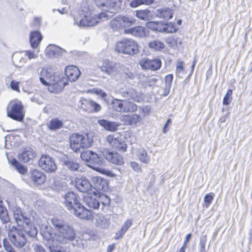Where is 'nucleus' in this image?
I'll return each instance as SVG.
<instances>
[{"instance_id": "nucleus-1", "label": "nucleus", "mask_w": 252, "mask_h": 252, "mask_svg": "<svg viewBox=\"0 0 252 252\" xmlns=\"http://www.w3.org/2000/svg\"><path fill=\"white\" fill-rule=\"evenodd\" d=\"M95 5L105 10L98 14V16L92 15L89 10H80L76 15L73 16V24L80 28L92 27L98 23L99 19L105 20L113 16L117 11L124 10L126 0H94Z\"/></svg>"}, {"instance_id": "nucleus-2", "label": "nucleus", "mask_w": 252, "mask_h": 252, "mask_svg": "<svg viewBox=\"0 0 252 252\" xmlns=\"http://www.w3.org/2000/svg\"><path fill=\"white\" fill-rule=\"evenodd\" d=\"M70 148L75 153H81V159L87 163L90 168L97 170L98 166L103 164V160L100 156L91 151H84V149L90 148L94 141L88 134H72L69 138Z\"/></svg>"}, {"instance_id": "nucleus-3", "label": "nucleus", "mask_w": 252, "mask_h": 252, "mask_svg": "<svg viewBox=\"0 0 252 252\" xmlns=\"http://www.w3.org/2000/svg\"><path fill=\"white\" fill-rule=\"evenodd\" d=\"M79 195L73 191H68L63 195V203L71 214L82 220H89L92 217L91 212L81 203Z\"/></svg>"}, {"instance_id": "nucleus-4", "label": "nucleus", "mask_w": 252, "mask_h": 252, "mask_svg": "<svg viewBox=\"0 0 252 252\" xmlns=\"http://www.w3.org/2000/svg\"><path fill=\"white\" fill-rule=\"evenodd\" d=\"M17 208V234L18 236H37V229L31 224V220L26 213H18Z\"/></svg>"}, {"instance_id": "nucleus-5", "label": "nucleus", "mask_w": 252, "mask_h": 252, "mask_svg": "<svg viewBox=\"0 0 252 252\" xmlns=\"http://www.w3.org/2000/svg\"><path fill=\"white\" fill-rule=\"evenodd\" d=\"M116 50L124 54L134 55L138 53V45L131 39H124L118 41L116 45Z\"/></svg>"}, {"instance_id": "nucleus-6", "label": "nucleus", "mask_w": 252, "mask_h": 252, "mask_svg": "<svg viewBox=\"0 0 252 252\" xmlns=\"http://www.w3.org/2000/svg\"><path fill=\"white\" fill-rule=\"evenodd\" d=\"M38 165L48 173H54L57 169L54 159L47 155L41 156L38 161Z\"/></svg>"}, {"instance_id": "nucleus-7", "label": "nucleus", "mask_w": 252, "mask_h": 252, "mask_svg": "<svg viewBox=\"0 0 252 252\" xmlns=\"http://www.w3.org/2000/svg\"><path fill=\"white\" fill-rule=\"evenodd\" d=\"M39 80L45 86L54 85L59 81V78L52 72L51 68H43L40 74Z\"/></svg>"}, {"instance_id": "nucleus-8", "label": "nucleus", "mask_w": 252, "mask_h": 252, "mask_svg": "<svg viewBox=\"0 0 252 252\" xmlns=\"http://www.w3.org/2000/svg\"><path fill=\"white\" fill-rule=\"evenodd\" d=\"M92 192L96 193L101 191H106L108 189V182L107 180L101 177H93L92 178Z\"/></svg>"}, {"instance_id": "nucleus-9", "label": "nucleus", "mask_w": 252, "mask_h": 252, "mask_svg": "<svg viewBox=\"0 0 252 252\" xmlns=\"http://www.w3.org/2000/svg\"><path fill=\"white\" fill-rule=\"evenodd\" d=\"M46 56L49 58H58L64 56L67 52L61 47L55 45L50 44L46 48Z\"/></svg>"}, {"instance_id": "nucleus-10", "label": "nucleus", "mask_w": 252, "mask_h": 252, "mask_svg": "<svg viewBox=\"0 0 252 252\" xmlns=\"http://www.w3.org/2000/svg\"><path fill=\"white\" fill-rule=\"evenodd\" d=\"M102 155L103 158L114 164L121 165L124 163L123 157L116 152L105 149Z\"/></svg>"}, {"instance_id": "nucleus-11", "label": "nucleus", "mask_w": 252, "mask_h": 252, "mask_svg": "<svg viewBox=\"0 0 252 252\" xmlns=\"http://www.w3.org/2000/svg\"><path fill=\"white\" fill-rule=\"evenodd\" d=\"M106 140L114 149L122 152L126 151L127 145L122 138H115L113 135H109L107 136Z\"/></svg>"}, {"instance_id": "nucleus-12", "label": "nucleus", "mask_w": 252, "mask_h": 252, "mask_svg": "<svg viewBox=\"0 0 252 252\" xmlns=\"http://www.w3.org/2000/svg\"><path fill=\"white\" fill-rule=\"evenodd\" d=\"M29 174L31 180L34 185H43L46 181V175L37 169H31Z\"/></svg>"}, {"instance_id": "nucleus-13", "label": "nucleus", "mask_w": 252, "mask_h": 252, "mask_svg": "<svg viewBox=\"0 0 252 252\" xmlns=\"http://www.w3.org/2000/svg\"><path fill=\"white\" fill-rule=\"evenodd\" d=\"M161 64V61L159 59H154L153 60L145 59L141 61L140 63V64L143 69H150L153 71L159 69Z\"/></svg>"}, {"instance_id": "nucleus-14", "label": "nucleus", "mask_w": 252, "mask_h": 252, "mask_svg": "<svg viewBox=\"0 0 252 252\" xmlns=\"http://www.w3.org/2000/svg\"><path fill=\"white\" fill-rule=\"evenodd\" d=\"M119 94L124 98L123 100H131L135 102L140 101V97L138 93L132 88L122 89L120 91Z\"/></svg>"}, {"instance_id": "nucleus-15", "label": "nucleus", "mask_w": 252, "mask_h": 252, "mask_svg": "<svg viewBox=\"0 0 252 252\" xmlns=\"http://www.w3.org/2000/svg\"><path fill=\"white\" fill-rule=\"evenodd\" d=\"M156 27L155 32L167 33H174L177 31L175 24L172 22L165 23L163 21H158Z\"/></svg>"}, {"instance_id": "nucleus-16", "label": "nucleus", "mask_w": 252, "mask_h": 252, "mask_svg": "<svg viewBox=\"0 0 252 252\" xmlns=\"http://www.w3.org/2000/svg\"><path fill=\"white\" fill-rule=\"evenodd\" d=\"M75 187L80 192H88L92 191V183L85 177L76 178Z\"/></svg>"}, {"instance_id": "nucleus-17", "label": "nucleus", "mask_w": 252, "mask_h": 252, "mask_svg": "<svg viewBox=\"0 0 252 252\" xmlns=\"http://www.w3.org/2000/svg\"><path fill=\"white\" fill-rule=\"evenodd\" d=\"M36 153L35 151L30 147L25 148L22 152L19 154L18 158L20 161L28 162L35 158Z\"/></svg>"}, {"instance_id": "nucleus-18", "label": "nucleus", "mask_w": 252, "mask_h": 252, "mask_svg": "<svg viewBox=\"0 0 252 252\" xmlns=\"http://www.w3.org/2000/svg\"><path fill=\"white\" fill-rule=\"evenodd\" d=\"M81 73L79 68L74 65H69L65 69V74L70 82L76 81Z\"/></svg>"}, {"instance_id": "nucleus-19", "label": "nucleus", "mask_w": 252, "mask_h": 252, "mask_svg": "<svg viewBox=\"0 0 252 252\" xmlns=\"http://www.w3.org/2000/svg\"><path fill=\"white\" fill-rule=\"evenodd\" d=\"M98 124L105 130L114 132L117 130L120 125L116 122L110 121L105 119H101L97 121Z\"/></svg>"}, {"instance_id": "nucleus-20", "label": "nucleus", "mask_w": 252, "mask_h": 252, "mask_svg": "<svg viewBox=\"0 0 252 252\" xmlns=\"http://www.w3.org/2000/svg\"><path fill=\"white\" fill-rule=\"evenodd\" d=\"M155 14L157 17L159 18L168 20L172 18L173 11L170 8L164 7L156 9Z\"/></svg>"}, {"instance_id": "nucleus-21", "label": "nucleus", "mask_w": 252, "mask_h": 252, "mask_svg": "<svg viewBox=\"0 0 252 252\" xmlns=\"http://www.w3.org/2000/svg\"><path fill=\"white\" fill-rule=\"evenodd\" d=\"M42 39L41 32L38 31H33L31 32L30 35V42L32 48L36 49L39 45Z\"/></svg>"}, {"instance_id": "nucleus-22", "label": "nucleus", "mask_w": 252, "mask_h": 252, "mask_svg": "<svg viewBox=\"0 0 252 252\" xmlns=\"http://www.w3.org/2000/svg\"><path fill=\"white\" fill-rule=\"evenodd\" d=\"M126 33H129L137 37H145L147 34L145 28L142 26H136L127 29H125Z\"/></svg>"}, {"instance_id": "nucleus-23", "label": "nucleus", "mask_w": 252, "mask_h": 252, "mask_svg": "<svg viewBox=\"0 0 252 252\" xmlns=\"http://www.w3.org/2000/svg\"><path fill=\"white\" fill-rule=\"evenodd\" d=\"M79 102L81 103L80 107L84 110L86 109V105H89L93 109L92 112H98L100 111L101 109V105L94 100H89L82 98L80 99Z\"/></svg>"}, {"instance_id": "nucleus-24", "label": "nucleus", "mask_w": 252, "mask_h": 252, "mask_svg": "<svg viewBox=\"0 0 252 252\" xmlns=\"http://www.w3.org/2000/svg\"><path fill=\"white\" fill-rule=\"evenodd\" d=\"M63 166L71 171H76L79 168V164L76 161L67 156L62 159Z\"/></svg>"}, {"instance_id": "nucleus-25", "label": "nucleus", "mask_w": 252, "mask_h": 252, "mask_svg": "<svg viewBox=\"0 0 252 252\" xmlns=\"http://www.w3.org/2000/svg\"><path fill=\"white\" fill-rule=\"evenodd\" d=\"M25 111L24 106L21 101L17 100V121L24 123L22 125L20 129H24L26 127V124L24 122Z\"/></svg>"}, {"instance_id": "nucleus-26", "label": "nucleus", "mask_w": 252, "mask_h": 252, "mask_svg": "<svg viewBox=\"0 0 252 252\" xmlns=\"http://www.w3.org/2000/svg\"><path fill=\"white\" fill-rule=\"evenodd\" d=\"M117 63L114 62L106 60L103 63L100 68L102 71L110 75L116 71Z\"/></svg>"}, {"instance_id": "nucleus-27", "label": "nucleus", "mask_w": 252, "mask_h": 252, "mask_svg": "<svg viewBox=\"0 0 252 252\" xmlns=\"http://www.w3.org/2000/svg\"><path fill=\"white\" fill-rule=\"evenodd\" d=\"M141 118L139 115L133 114L132 115H124L123 116V120L126 125H135L139 122Z\"/></svg>"}, {"instance_id": "nucleus-28", "label": "nucleus", "mask_w": 252, "mask_h": 252, "mask_svg": "<svg viewBox=\"0 0 252 252\" xmlns=\"http://www.w3.org/2000/svg\"><path fill=\"white\" fill-rule=\"evenodd\" d=\"M135 16L138 19L146 21H150L152 19V12L147 9L139 10L135 11Z\"/></svg>"}, {"instance_id": "nucleus-29", "label": "nucleus", "mask_w": 252, "mask_h": 252, "mask_svg": "<svg viewBox=\"0 0 252 252\" xmlns=\"http://www.w3.org/2000/svg\"><path fill=\"white\" fill-rule=\"evenodd\" d=\"M84 201L88 207L93 209H97L100 206V201L90 195L85 196Z\"/></svg>"}, {"instance_id": "nucleus-30", "label": "nucleus", "mask_w": 252, "mask_h": 252, "mask_svg": "<svg viewBox=\"0 0 252 252\" xmlns=\"http://www.w3.org/2000/svg\"><path fill=\"white\" fill-rule=\"evenodd\" d=\"M63 123L58 118H53L50 120L47 124V127L49 130L55 131L63 127Z\"/></svg>"}, {"instance_id": "nucleus-31", "label": "nucleus", "mask_w": 252, "mask_h": 252, "mask_svg": "<svg viewBox=\"0 0 252 252\" xmlns=\"http://www.w3.org/2000/svg\"><path fill=\"white\" fill-rule=\"evenodd\" d=\"M111 104L114 111L117 112H123L124 100L113 98Z\"/></svg>"}, {"instance_id": "nucleus-32", "label": "nucleus", "mask_w": 252, "mask_h": 252, "mask_svg": "<svg viewBox=\"0 0 252 252\" xmlns=\"http://www.w3.org/2000/svg\"><path fill=\"white\" fill-rule=\"evenodd\" d=\"M63 236H76L74 229L71 226L65 223L59 232Z\"/></svg>"}, {"instance_id": "nucleus-33", "label": "nucleus", "mask_w": 252, "mask_h": 252, "mask_svg": "<svg viewBox=\"0 0 252 252\" xmlns=\"http://www.w3.org/2000/svg\"><path fill=\"white\" fill-rule=\"evenodd\" d=\"M123 28L129 27L136 24V19L131 15L121 16Z\"/></svg>"}, {"instance_id": "nucleus-34", "label": "nucleus", "mask_w": 252, "mask_h": 252, "mask_svg": "<svg viewBox=\"0 0 252 252\" xmlns=\"http://www.w3.org/2000/svg\"><path fill=\"white\" fill-rule=\"evenodd\" d=\"M7 115L8 117L16 120V101L11 100L6 108Z\"/></svg>"}, {"instance_id": "nucleus-35", "label": "nucleus", "mask_w": 252, "mask_h": 252, "mask_svg": "<svg viewBox=\"0 0 252 252\" xmlns=\"http://www.w3.org/2000/svg\"><path fill=\"white\" fill-rule=\"evenodd\" d=\"M137 110V105L130 100H124L123 112H135Z\"/></svg>"}, {"instance_id": "nucleus-36", "label": "nucleus", "mask_w": 252, "mask_h": 252, "mask_svg": "<svg viewBox=\"0 0 252 252\" xmlns=\"http://www.w3.org/2000/svg\"><path fill=\"white\" fill-rule=\"evenodd\" d=\"M110 26L113 31H117L123 28L121 16H117L110 22Z\"/></svg>"}, {"instance_id": "nucleus-37", "label": "nucleus", "mask_w": 252, "mask_h": 252, "mask_svg": "<svg viewBox=\"0 0 252 252\" xmlns=\"http://www.w3.org/2000/svg\"><path fill=\"white\" fill-rule=\"evenodd\" d=\"M44 239L43 243L48 246L51 251V247L54 249H59L58 247L59 241L56 240L55 237H43Z\"/></svg>"}, {"instance_id": "nucleus-38", "label": "nucleus", "mask_w": 252, "mask_h": 252, "mask_svg": "<svg viewBox=\"0 0 252 252\" xmlns=\"http://www.w3.org/2000/svg\"><path fill=\"white\" fill-rule=\"evenodd\" d=\"M137 155L139 160L144 163L147 164L150 161V158L148 156L147 152L144 148H140Z\"/></svg>"}, {"instance_id": "nucleus-39", "label": "nucleus", "mask_w": 252, "mask_h": 252, "mask_svg": "<svg viewBox=\"0 0 252 252\" xmlns=\"http://www.w3.org/2000/svg\"><path fill=\"white\" fill-rule=\"evenodd\" d=\"M148 46L150 48L157 51H161L165 47L163 42L158 40H155L149 42Z\"/></svg>"}, {"instance_id": "nucleus-40", "label": "nucleus", "mask_w": 252, "mask_h": 252, "mask_svg": "<svg viewBox=\"0 0 252 252\" xmlns=\"http://www.w3.org/2000/svg\"><path fill=\"white\" fill-rule=\"evenodd\" d=\"M154 2V0H132L129 5L132 8H135L141 5H150Z\"/></svg>"}, {"instance_id": "nucleus-41", "label": "nucleus", "mask_w": 252, "mask_h": 252, "mask_svg": "<svg viewBox=\"0 0 252 252\" xmlns=\"http://www.w3.org/2000/svg\"><path fill=\"white\" fill-rule=\"evenodd\" d=\"M40 233L42 236H53L54 233L51 226L42 224L41 227Z\"/></svg>"}, {"instance_id": "nucleus-42", "label": "nucleus", "mask_w": 252, "mask_h": 252, "mask_svg": "<svg viewBox=\"0 0 252 252\" xmlns=\"http://www.w3.org/2000/svg\"><path fill=\"white\" fill-rule=\"evenodd\" d=\"M2 200L0 197V218L3 222L8 221L9 218L6 209L2 205Z\"/></svg>"}, {"instance_id": "nucleus-43", "label": "nucleus", "mask_w": 252, "mask_h": 252, "mask_svg": "<svg viewBox=\"0 0 252 252\" xmlns=\"http://www.w3.org/2000/svg\"><path fill=\"white\" fill-rule=\"evenodd\" d=\"M132 222L133 221L132 220H129L126 221L122 225L121 229L116 233L117 236H123L127 229L131 226Z\"/></svg>"}, {"instance_id": "nucleus-44", "label": "nucleus", "mask_w": 252, "mask_h": 252, "mask_svg": "<svg viewBox=\"0 0 252 252\" xmlns=\"http://www.w3.org/2000/svg\"><path fill=\"white\" fill-rule=\"evenodd\" d=\"M28 167L17 160V172L23 176H27L28 174Z\"/></svg>"}, {"instance_id": "nucleus-45", "label": "nucleus", "mask_w": 252, "mask_h": 252, "mask_svg": "<svg viewBox=\"0 0 252 252\" xmlns=\"http://www.w3.org/2000/svg\"><path fill=\"white\" fill-rule=\"evenodd\" d=\"M12 139L14 140V136L9 135L5 137V146L6 148H9L8 145H9L11 149H13L16 147V141H11Z\"/></svg>"}, {"instance_id": "nucleus-46", "label": "nucleus", "mask_w": 252, "mask_h": 252, "mask_svg": "<svg viewBox=\"0 0 252 252\" xmlns=\"http://www.w3.org/2000/svg\"><path fill=\"white\" fill-rule=\"evenodd\" d=\"M232 90L229 89L225 94L222 101V104L224 105H229L232 100Z\"/></svg>"}, {"instance_id": "nucleus-47", "label": "nucleus", "mask_w": 252, "mask_h": 252, "mask_svg": "<svg viewBox=\"0 0 252 252\" xmlns=\"http://www.w3.org/2000/svg\"><path fill=\"white\" fill-rule=\"evenodd\" d=\"M53 225L56 228L57 230L59 232L61 228L65 224L64 222L61 220L58 219L56 218H53L51 220Z\"/></svg>"}, {"instance_id": "nucleus-48", "label": "nucleus", "mask_w": 252, "mask_h": 252, "mask_svg": "<svg viewBox=\"0 0 252 252\" xmlns=\"http://www.w3.org/2000/svg\"><path fill=\"white\" fill-rule=\"evenodd\" d=\"M24 51L21 52H17V58L19 60V65H17V67H21L24 65L27 61V57L23 55Z\"/></svg>"}, {"instance_id": "nucleus-49", "label": "nucleus", "mask_w": 252, "mask_h": 252, "mask_svg": "<svg viewBox=\"0 0 252 252\" xmlns=\"http://www.w3.org/2000/svg\"><path fill=\"white\" fill-rule=\"evenodd\" d=\"M214 194L213 193H209L205 195L204 201L206 208H208L210 206L214 198Z\"/></svg>"}, {"instance_id": "nucleus-50", "label": "nucleus", "mask_w": 252, "mask_h": 252, "mask_svg": "<svg viewBox=\"0 0 252 252\" xmlns=\"http://www.w3.org/2000/svg\"><path fill=\"white\" fill-rule=\"evenodd\" d=\"M6 155L9 163L12 165L15 169H16V158L14 157V154L11 153H6Z\"/></svg>"}, {"instance_id": "nucleus-51", "label": "nucleus", "mask_w": 252, "mask_h": 252, "mask_svg": "<svg viewBox=\"0 0 252 252\" xmlns=\"http://www.w3.org/2000/svg\"><path fill=\"white\" fill-rule=\"evenodd\" d=\"M23 55H25V57H28L29 60L36 59L38 57V55L35 54L34 51L30 50L24 51Z\"/></svg>"}, {"instance_id": "nucleus-52", "label": "nucleus", "mask_w": 252, "mask_h": 252, "mask_svg": "<svg viewBox=\"0 0 252 252\" xmlns=\"http://www.w3.org/2000/svg\"><path fill=\"white\" fill-rule=\"evenodd\" d=\"M102 205L104 206H108L110 204V198L105 194H102L100 196Z\"/></svg>"}, {"instance_id": "nucleus-53", "label": "nucleus", "mask_w": 252, "mask_h": 252, "mask_svg": "<svg viewBox=\"0 0 252 252\" xmlns=\"http://www.w3.org/2000/svg\"><path fill=\"white\" fill-rule=\"evenodd\" d=\"M173 75L171 74H169L165 76L164 80L165 83V86L171 87V84L173 82Z\"/></svg>"}, {"instance_id": "nucleus-54", "label": "nucleus", "mask_w": 252, "mask_h": 252, "mask_svg": "<svg viewBox=\"0 0 252 252\" xmlns=\"http://www.w3.org/2000/svg\"><path fill=\"white\" fill-rule=\"evenodd\" d=\"M94 93L97 95H99L104 100H106L107 94L102 90L99 89H94Z\"/></svg>"}, {"instance_id": "nucleus-55", "label": "nucleus", "mask_w": 252, "mask_h": 252, "mask_svg": "<svg viewBox=\"0 0 252 252\" xmlns=\"http://www.w3.org/2000/svg\"><path fill=\"white\" fill-rule=\"evenodd\" d=\"M157 22L158 21H150V20L148 21L146 24V26L148 28L151 29L154 32H155Z\"/></svg>"}, {"instance_id": "nucleus-56", "label": "nucleus", "mask_w": 252, "mask_h": 252, "mask_svg": "<svg viewBox=\"0 0 252 252\" xmlns=\"http://www.w3.org/2000/svg\"><path fill=\"white\" fill-rule=\"evenodd\" d=\"M130 164L131 168L135 171L139 172L141 170L140 166L138 163L135 161H131Z\"/></svg>"}, {"instance_id": "nucleus-57", "label": "nucleus", "mask_w": 252, "mask_h": 252, "mask_svg": "<svg viewBox=\"0 0 252 252\" xmlns=\"http://www.w3.org/2000/svg\"><path fill=\"white\" fill-rule=\"evenodd\" d=\"M184 70L183 62L178 61L176 65L177 73H180Z\"/></svg>"}, {"instance_id": "nucleus-58", "label": "nucleus", "mask_w": 252, "mask_h": 252, "mask_svg": "<svg viewBox=\"0 0 252 252\" xmlns=\"http://www.w3.org/2000/svg\"><path fill=\"white\" fill-rule=\"evenodd\" d=\"M171 119L169 118L166 121L165 124H164V125L163 127V129H162V131L164 133H166V132L167 131V127L171 123Z\"/></svg>"}, {"instance_id": "nucleus-59", "label": "nucleus", "mask_w": 252, "mask_h": 252, "mask_svg": "<svg viewBox=\"0 0 252 252\" xmlns=\"http://www.w3.org/2000/svg\"><path fill=\"white\" fill-rule=\"evenodd\" d=\"M34 249L36 252H45V250L43 247L39 245H36Z\"/></svg>"}, {"instance_id": "nucleus-60", "label": "nucleus", "mask_w": 252, "mask_h": 252, "mask_svg": "<svg viewBox=\"0 0 252 252\" xmlns=\"http://www.w3.org/2000/svg\"><path fill=\"white\" fill-rule=\"evenodd\" d=\"M58 11L61 14L66 13L68 10V9L66 7H63L62 9H58Z\"/></svg>"}, {"instance_id": "nucleus-61", "label": "nucleus", "mask_w": 252, "mask_h": 252, "mask_svg": "<svg viewBox=\"0 0 252 252\" xmlns=\"http://www.w3.org/2000/svg\"><path fill=\"white\" fill-rule=\"evenodd\" d=\"M206 242V237H202L200 239V244L201 246L200 248H205Z\"/></svg>"}, {"instance_id": "nucleus-62", "label": "nucleus", "mask_w": 252, "mask_h": 252, "mask_svg": "<svg viewBox=\"0 0 252 252\" xmlns=\"http://www.w3.org/2000/svg\"><path fill=\"white\" fill-rule=\"evenodd\" d=\"M115 245L114 243L109 245L107 249V252H112L115 249Z\"/></svg>"}, {"instance_id": "nucleus-63", "label": "nucleus", "mask_w": 252, "mask_h": 252, "mask_svg": "<svg viewBox=\"0 0 252 252\" xmlns=\"http://www.w3.org/2000/svg\"><path fill=\"white\" fill-rule=\"evenodd\" d=\"M170 88H171V87H167V86L165 87L164 92V94H163L164 96H166L169 94V93L170 92Z\"/></svg>"}, {"instance_id": "nucleus-64", "label": "nucleus", "mask_w": 252, "mask_h": 252, "mask_svg": "<svg viewBox=\"0 0 252 252\" xmlns=\"http://www.w3.org/2000/svg\"><path fill=\"white\" fill-rule=\"evenodd\" d=\"M51 248V252H70L69 251H61L60 249H54L53 248H52V247H50Z\"/></svg>"}]
</instances>
